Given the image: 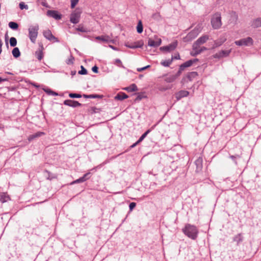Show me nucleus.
Wrapping results in <instances>:
<instances>
[{
  "label": "nucleus",
  "mask_w": 261,
  "mask_h": 261,
  "mask_svg": "<svg viewBox=\"0 0 261 261\" xmlns=\"http://www.w3.org/2000/svg\"><path fill=\"white\" fill-rule=\"evenodd\" d=\"M11 200L10 196L7 192H0V202L4 203Z\"/></svg>",
  "instance_id": "aec40b11"
},
{
  "label": "nucleus",
  "mask_w": 261,
  "mask_h": 261,
  "mask_svg": "<svg viewBox=\"0 0 261 261\" xmlns=\"http://www.w3.org/2000/svg\"><path fill=\"white\" fill-rule=\"evenodd\" d=\"M82 10L80 8H76L70 14V21L73 24H77L80 20Z\"/></svg>",
  "instance_id": "39448f33"
},
{
  "label": "nucleus",
  "mask_w": 261,
  "mask_h": 261,
  "mask_svg": "<svg viewBox=\"0 0 261 261\" xmlns=\"http://www.w3.org/2000/svg\"><path fill=\"white\" fill-rule=\"evenodd\" d=\"M44 172L46 174L45 175L46 178L48 180H51L53 179L56 178L57 176L55 174H53L50 171L47 170H45Z\"/></svg>",
  "instance_id": "cd10ccee"
},
{
  "label": "nucleus",
  "mask_w": 261,
  "mask_h": 261,
  "mask_svg": "<svg viewBox=\"0 0 261 261\" xmlns=\"http://www.w3.org/2000/svg\"><path fill=\"white\" fill-rule=\"evenodd\" d=\"M69 96L72 98H78L82 97V95L80 94H77V93H71L69 94Z\"/></svg>",
  "instance_id": "a19ab883"
},
{
  "label": "nucleus",
  "mask_w": 261,
  "mask_h": 261,
  "mask_svg": "<svg viewBox=\"0 0 261 261\" xmlns=\"http://www.w3.org/2000/svg\"><path fill=\"white\" fill-rule=\"evenodd\" d=\"M195 165H196V172H200L203 168V159L201 156H199L195 161Z\"/></svg>",
  "instance_id": "6ab92c4d"
},
{
  "label": "nucleus",
  "mask_w": 261,
  "mask_h": 261,
  "mask_svg": "<svg viewBox=\"0 0 261 261\" xmlns=\"http://www.w3.org/2000/svg\"><path fill=\"white\" fill-rule=\"evenodd\" d=\"M102 167V164H99L93 168L90 169L87 173L84 174L83 176L80 178L73 180L72 181L70 185H72L76 184L81 183L86 181V180L89 179L91 177V172H96L97 170L100 169Z\"/></svg>",
  "instance_id": "f03ea898"
},
{
  "label": "nucleus",
  "mask_w": 261,
  "mask_h": 261,
  "mask_svg": "<svg viewBox=\"0 0 261 261\" xmlns=\"http://www.w3.org/2000/svg\"><path fill=\"white\" fill-rule=\"evenodd\" d=\"M171 88V87H169V86H166V87L160 86L159 87V90L161 91H165L167 90L170 89Z\"/></svg>",
  "instance_id": "3c124183"
},
{
  "label": "nucleus",
  "mask_w": 261,
  "mask_h": 261,
  "mask_svg": "<svg viewBox=\"0 0 261 261\" xmlns=\"http://www.w3.org/2000/svg\"><path fill=\"white\" fill-rule=\"evenodd\" d=\"M164 81L166 83H171L174 82L175 80V77L173 74H165L163 75Z\"/></svg>",
  "instance_id": "b1692460"
},
{
  "label": "nucleus",
  "mask_w": 261,
  "mask_h": 261,
  "mask_svg": "<svg viewBox=\"0 0 261 261\" xmlns=\"http://www.w3.org/2000/svg\"><path fill=\"white\" fill-rule=\"evenodd\" d=\"M136 203L135 202H131L129 205V211L131 212L133 210V209L136 207Z\"/></svg>",
  "instance_id": "603ef678"
},
{
  "label": "nucleus",
  "mask_w": 261,
  "mask_h": 261,
  "mask_svg": "<svg viewBox=\"0 0 261 261\" xmlns=\"http://www.w3.org/2000/svg\"><path fill=\"white\" fill-rule=\"evenodd\" d=\"M151 132V129L147 130L142 136L140 137L138 140L140 143L142 142L144 139L147 136V135Z\"/></svg>",
  "instance_id": "c9c22d12"
},
{
  "label": "nucleus",
  "mask_w": 261,
  "mask_h": 261,
  "mask_svg": "<svg viewBox=\"0 0 261 261\" xmlns=\"http://www.w3.org/2000/svg\"><path fill=\"white\" fill-rule=\"evenodd\" d=\"M182 232L189 238L195 240L198 237L199 230L197 227L190 224H186L182 229Z\"/></svg>",
  "instance_id": "f257e3e1"
},
{
  "label": "nucleus",
  "mask_w": 261,
  "mask_h": 261,
  "mask_svg": "<svg viewBox=\"0 0 261 261\" xmlns=\"http://www.w3.org/2000/svg\"><path fill=\"white\" fill-rule=\"evenodd\" d=\"M76 30L79 32H84V33H86V32H88V30L87 29L84 27L83 26H79L78 28H77L76 29Z\"/></svg>",
  "instance_id": "49530a36"
},
{
  "label": "nucleus",
  "mask_w": 261,
  "mask_h": 261,
  "mask_svg": "<svg viewBox=\"0 0 261 261\" xmlns=\"http://www.w3.org/2000/svg\"><path fill=\"white\" fill-rule=\"evenodd\" d=\"M95 39L97 40H100L103 42H113L111 38L108 35H101L95 37Z\"/></svg>",
  "instance_id": "5701e85b"
},
{
  "label": "nucleus",
  "mask_w": 261,
  "mask_h": 261,
  "mask_svg": "<svg viewBox=\"0 0 261 261\" xmlns=\"http://www.w3.org/2000/svg\"><path fill=\"white\" fill-rule=\"evenodd\" d=\"M162 43V40L160 38H157L156 40L151 38H149L148 40V45L150 46L153 47H157L159 46Z\"/></svg>",
  "instance_id": "f3484780"
},
{
  "label": "nucleus",
  "mask_w": 261,
  "mask_h": 261,
  "mask_svg": "<svg viewBox=\"0 0 261 261\" xmlns=\"http://www.w3.org/2000/svg\"><path fill=\"white\" fill-rule=\"evenodd\" d=\"M102 95L98 94H89L88 95V98H101Z\"/></svg>",
  "instance_id": "a18cd8bd"
},
{
  "label": "nucleus",
  "mask_w": 261,
  "mask_h": 261,
  "mask_svg": "<svg viewBox=\"0 0 261 261\" xmlns=\"http://www.w3.org/2000/svg\"><path fill=\"white\" fill-rule=\"evenodd\" d=\"M200 31V27H195L194 29L188 33L185 37V39L188 41H191L198 36Z\"/></svg>",
  "instance_id": "423d86ee"
},
{
  "label": "nucleus",
  "mask_w": 261,
  "mask_h": 261,
  "mask_svg": "<svg viewBox=\"0 0 261 261\" xmlns=\"http://www.w3.org/2000/svg\"><path fill=\"white\" fill-rule=\"evenodd\" d=\"M128 95L124 92H119L115 96V99L118 100H122L124 99L127 98Z\"/></svg>",
  "instance_id": "393cba45"
},
{
  "label": "nucleus",
  "mask_w": 261,
  "mask_h": 261,
  "mask_svg": "<svg viewBox=\"0 0 261 261\" xmlns=\"http://www.w3.org/2000/svg\"><path fill=\"white\" fill-rule=\"evenodd\" d=\"M124 89L128 92H132L137 91L138 88L135 84H132L129 86L126 87Z\"/></svg>",
  "instance_id": "c85d7f7f"
},
{
  "label": "nucleus",
  "mask_w": 261,
  "mask_h": 261,
  "mask_svg": "<svg viewBox=\"0 0 261 261\" xmlns=\"http://www.w3.org/2000/svg\"><path fill=\"white\" fill-rule=\"evenodd\" d=\"M109 46L112 49H113V50H117V48L116 47H115L113 45H109Z\"/></svg>",
  "instance_id": "680f3d73"
},
{
  "label": "nucleus",
  "mask_w": 261,
  "mask_h": 261,
  "mask_svg": "<svg viewBox=\"0 0 261 261\" xmlns=\"http://www.w3.org/2000/svg\"><path fill=\"white\" fill-rule=\"evenodd\" d=\"M244 237L243 233L242 232L239 233L232 238V241L236 243L237 246H239L244 241Z\"/></svg>",
  "instance_id": "f8f14e48"
},
{
  "label": "nucleus",
  "mask_w": 261,
  "mask_h": 261,
  "mask_svg": "<svg viewBox=\"0 0 261 261\" xmlns=\"http://www.w3.org/2000/svg\"><path fill=\"white\" fill-rule=\"evenodd\" d=\"M82 96L85 98H88V95L87 94H83Z\"/></svg>",
  "instance_id": "69168bd1"
},
{
  "label": "nucleus",
  "mask_w": 261,
  "mask_h": 261,
  "mask_svg": "<svg viewBox=\"0 0 261 261\" xmlns=\"http://www.w3.org/2000/svg\"><path fill=\"white\" fill-rule=\"evenodd\" d=\"M45 92L47 93V94L53 95V96H57L58 95V93L56 92L52 91L51 90L49 89H47V90H44Z\"/></svg>",
  "instance_id": "37998d69"
},
{
  "label": "nucleus",
  "mask_w": 261,
  "mask_h": 261,
  "mask_svg": "<svg viewBox=\"0 0 261 261\" xmlns=\"http://www.w3.org/2000/svg\"><path fill=\"white\" fill-rule=\"evenodd\" d=\"M171 58H173V60L174 59H180V56L179 54H177V55L175 56H172Z\"/></svg>",
  "instance_id": "bf43d9fd"
},
{
  "label": "nucleus",
  "mask_w": 261,
  "mask_h": 261,
  "mask_svg": "<svg viewBox=\"0 0 261 261\" xmlns=\"http://www.w3.org/2000/svg\"><path fill=\"white\" fill-rule=\"evenodd\" d=\"M10 44L11 46L14 47L17 44V40L15 37H12L10 39Z\"/></svg>",
  "instance_id": "e433bc0d"
},
{
  "label": "nucleus",
  "mask_w": 261,
  "mask_h": 261,
  "mask_svg": "<svg viewBox=\"0 0 261 261\" xmlns=\"http://www.w3.org/2000/svg\"><path fill=\"white\" fill-rule=\"evenodd\" d=\"M192 49L193 51L191 52L190 54L192 56L195 57L199 54H197V53L198 51V50H199L198 46L195 45V44H193L192 45Z\"/></svg>",
  "instance_id": "7c9ffc66"
},
{
  "label": "nucleus",
  "mask_w": 261,
  "mask_h": 261,
  "mask_svg": "<svg viewBox=\"0 0 261 261\" xmlns=\"http://www.w3.org/2000/svg\"><path fill=\"white\" fill-rule=\"evenodd\" d=\"M151 17L154 20H159L161 18V16L160 13L157 12L153 14Z\"/></svg>",
  "instance_id": "58836bf2"
},
{
  "label": "nucleus",
  "mask_w": 261,
  "mask_h": 261,
  "mask_svg": "<svg viewBox=\"0 0 261 261\" xmlns=\"http://www.w3.org/2000/svg\"><path fill=\"white\" fill-rule=\"evenodd\" d=\"M251 26L254 28H257L261 27V18H257L254 19L251 24Z\"/></svg>",
  "instance_id": "bb28decb"
},
{
  "label": "nucleus",
  "mask_w": 261,
  "mask_h": 261,
  "mask_svg": "<svg viewBox=\"0 0 261 261\" xmlns=\"http://www.w3.org/2000/svg\"><path fill=\"white\" fill-rule=\"evenodd\" d=\"M156 125V124H155V125L152 126L149 129H151V131L152 129H153L155 128Z\"/></svg>",
  "instance_id": "338daca9"
},
{
  "label": "nucleus",
  "mask_w": 261,
  "mask_h": 261,
  "mask_svg": "<svg viewBox=\"0 0 261 261\" xmlns=\"http://www.w3.org/2000/svg\"><path fill=\"white\" fill-rule=\"evenodd\" d=\"M226 40L227 39L225 35L220 36L218 39L214 41V44L212 48L214 49L220 46L226 41Z\"/></svg>",
  "instance_id": "9b49d317"
},
{
  "label": "nucleus",
  "mask_w": 261,
  "mask_h": 261,
  "mask_svg": "<svg viewBox=\"0 0 261 261\" xmlns=\"http://www.w3.org/2000/svg\"><path fill=\"white\" fill-rule=\"evenodd\" d=\"M230 158L233 161H234L236 158V157L234 155H230Z\"/></svg>",
  "instance_id": "0e129e2a"
},
{
  "label": "nucleus",
  "mask_w": 261,
  "mask_h": 261,
  "mask_svg": "<svg viewBox=\"0 0 261 261\" xmlns=\"http://www.w3.org/2000/svg\"><path fill=\"white\" fill-rule=\"evenodd\" d=\"M7 74H12V73H11V72H6Z\"/></svg>",
  "instance_id": "774afa93"
},
{
  "label": "nucleus",
  "mask_w": 261,
  "mask_h": 261,
  "mask_svg": "<svg viewBox=\"0 0 261 261\" xmlns=\"http://www.w3.org/2000/svg\"><path fill=\"white\" fill-rule=\"evenodd\" d=\"M177 46V42L175 41L168 45L163 46L160 47V50L162 51L170 52L174 50Z\"/></svg>",
  "instance_id": "9d476101"
},
{
  "label": "nucleus",
  "mask_w": 261,
  "mask_h": 261,
  "mask_svg": "<svg viewBox=\"0 0 261 261\" xmlns=\"http://www.w3.org/2000/svg\"><path fill=\"white\" fill-rule=\"evenodd\" d=\"M47 15L56 20H60L62 18V15L60 14L56 10H48L47 11Z\"/></svg>",
  "instance_id": "a211bd4d"
},
{
  "label": "nucleus",
  "mask_w": 261,
  "mask_h": 261,
  "mask_svg": "<svg viewBox=\"0 0 261 261\" xmlns=\"http://www.w3.org/2000/svg\"><path fill=\"white\" fill-rule=\"evenodd\" d=\"M8 79L6 77H2L0 76V83L2 82L8 81Z\"/></svg>",
  "instance_id": "13d9d810"
},
{
  "label": "nucleus",
  "mask_w": 261,
  "mask_h": 261,
  "mask_svg": "<svg viewBox=\"0 0 261 261\" xmlns=\"http://www.w3.org/2000/svg\"><path fill=\"white\" fill-rule=\"evenodd\" d=\"M8 34L6 33L5 34V41H6V44L7 45H8Z\"/></svg>",
  "instance_id": "052dcab7"
},
{
  "label": "nucleus",
  "mask_w": 261,
  "mask_h": 261,
  "mask_svg": "<svg viewBox=\"0 0 261 261\" xmlns=\"http://www.w3.org/2000/svg\"><path fill=\"white\" fill-rule=\"evenodd\" d=\"M146 96L144 95L142 93H138L137 94V96L136 98L135 101H140L143 98H146Z\"/></svg>",
  "instance_id": "ea45409f"
},
{
  "label": "nucleus",
  "mask_w": 261,
  "mask_h": 261,
  "mask_svg": "<svg viewBox=\"0 0 261 261\" xmlns=\"http://www.w3.org/2000/svg\"><path fill=\"white\" fill-rule=\"evenodd\" d=\"M173 61V58L171 59H169L168 60L162 61L161 62V64L164 67H169L172 63Z\"/></svg>",
  "instance_id": "473e14b6"
},
{
  "label": "nucleus",
  "mask_w": 261,
  "mask_h": 261,
  "mask_svg": "<svg viewBox=\"0 0 261 261\" xmlns=\"http://www.w3.org/2000/svg\"><path fill=\"white\" fill-rule=\"evenodd\" d=\"M114 63L115 65H116L117 66L119 67H124L122 63V62L119 59H115Z\"/></svg>",
  "instance_id": "c03bdc74"
},
{
  "label": "nucleus",
  "mask_w": 261,
  "mask_h": 261,
  "mask_svg": "<svg viewBox=\"0 0 261 261\" xmlns=\"http://www.w3.org/2000/svg\"><path fill=\"white\" fill-rule=\"evenodd\" d=\"M9 27L12 30H16L18 28V24L17 23L13 21H11L9 23Z\"/></svg>",
  "instance_id": "f704fd0d"
},
{
  "label": "nucleus",
  "mask_w": 261,
  "mask_h": 261,
  "mask_svg": "<svg viewBox=\"0 0 261 261\" xmlns=\"http://www.w3.org/2000/svg\"><path fill=\"white\" fill-rule=\"evenodd\" d=\"M234 43L238 46H250L253 45V40L252 38L248 37L239 40H237L234 42Z\"/></svg>",
  "instance_id": "0eeeda50"
},
{
  "label": "nucleus",
  "mask_w": 261,
  "mask_h": 261,
  "mask_svg": "<svg viewBox=\"0 0 261 261\" xmlns=\"http://www.w3.org/2000/svg\"><path fill=\"white\" fill-rule=\"evenodd\" d=\"M44 135H45L44 132H37V133H36L34 134L30 135L28 138V140L30 142L32 141L33 140L36 139V138L40 137Z\"/></svg>",
  "instance_id": "4be33fe9"
},
{
  "label": "nucleus",
  "mask_w": 261,
  "mask_h": 261,
  "mask_svg": "<svg viewBox=\"0 0 261 261\" xmlns=\"http://www.w3.org/2000/svg\"><path fill=\"white\" fill-rule=\"evenodd\" d=\"M209 39V36L206 34L203 35L200 37L193 44L195 45H201L205 43Z\"/></svg>",
  "instance_id": "ddd939ff"
},
{
  "label": "nucleus",
  "mask_w": 261,
  "mask_h": 261,
  "mask_svg": "<svg viewBox=\"0 0 261 261\" xmlns=\"http://www.w3.org/2000/svg\"><path fill=\"white\" fill-rule=\"evenodd\" d=\"M63 104L64 105L68 106L72 108H76L82 106V104L79 102L77 101L71 99H67L64 100Z\"/></svg>",
  "instance_id": "dca6fc26"
},
{
  "label": "nucleus",
  "mask_w": 261,
  "mask_h": 261,
  "mask_svg": "<svg viewBox=\"0 0 261 261\" xmlns=\"http://www.w3.org/2000/svg\"><path fill=\"white\" fill-rule=\"evenodd\" d=\"M79 0H71V8L73 9L77 4Z\"/></svg>",
  "instance_id": "09e8293b"
},
{
  "label": "nucleus",
  "mask_w": 261,
  "mask_h": 261,
  "mask_svg": "<svg viewBox=\"0 0 261 261\" xmlns=\"http://www.w3.org/2000/svg\"><path fill=\"white\" fill-rule=\"evenodd\" d=\"M184 70V69L180 66H179L178 71L176 72V74H173L174 76L175 77L176 80L180 75V74H181L182 72Z\"/></svg>",
  "instance_id": "4c0bfd02"
},
{
  "label": "nucleus",
  "mask_w": 261,
  "mask_h": 261,
  "mask_svg": "<svg viewBox=\"0 0 261 261\" xmlns=\"http://www.w3.org/2000/svg\"><path fill=\"white\" fill-rule=\"evenodd\" d=\"M35 56L39 61H41L43 58V53L42 50L36 51Z\"/></svg>",
  "instance_id": "2f4dec72"
},
{
  "label": "nucleus",
  "mask_w": 261,
  "mask_h": 261,
  "mask_svg": "<svg viewBox=\"0 0 261 261\" xmlns=\"http://www.w3.org/2000/svg\"><path fill=\"white\" fill-rule=\"evenodd\" d=\"M149 67H150V65H147V66H145V67H142V68H138L137 69V71H142L144 70L145 69H146L147 68H148Z\"/></svg>",
  "instance_id": "6e6d98bb"
},
{
  "label": "nucleus",
  "mask_w": 261,
  "mask_h": 261,
  "mask_svg": "<svg viewBox=\"0 0 261 261\" xmlns=\"http://www.w3.org/2000/svg\"><path fill=\"white\" fill-rule=\"evenodd\" d=\"M41 5L44 7H46V8H49L50 6H49V5L47 4V3L46 2V0H43L41 2Z\"/></svg>",
  "instance_id": "864d4df0"
},
{
  "label": "nucleus",
  "mask_w": 261,
  "mask_h": 261,
  "mask_svg": "<svg viewBox=\"0 0 261 261\" xmlns=\"http://www.w3.org/2000/svg\"><path fill=\"white\" fill-rule=\"evenodd\" d=\"M12 54L13 56L15 58H17L19 57L20 56V52L18 47L14 48L12 51Z\"/></svg>",
  "instance_id": "c756f323"
},
{
  "label": "nucleus",
  "mask_w": 261,
  "mask_h": 261,
  "mask_svg": "<svg viewBox=\"0 0 261 261\" xmlns=\"http://www.w3.org/2000/svg\"><path fill=\"white\" fill-rule=\"evenodd\" d=\"M199 49L197 54H201L203 51L208 50V48L205 46L200 47V45H199Z\"/></svg>",
  "instance_id": "8fccbe9b"
},
{
  "label": "nucleus",
  "mask_w": 261,
  "mask_h": 261,
  "mask_svg": "<svg viewBox=\"0 0 261 261\" xmlns=\"http://www.w3.org/2000/svg\"><path fill=\"white\" fill-rule=\"evenodd\" d=\"M211 24L214 29L217 30L221 28L222 23L220 13H216L212 17Z\"/></svg>",
  "instance_id": "20e7f679"
},
{
  "label": "nucleus",
  "mask_w": 261,
  "mask_h": 261,
  "mask_svg": "<svg viewBox=\"0 0 261 261\" xmlns=\"http://www.w3.org/2000/svg\"><path fill=\"white\" fill-rule=\"evenodd\" d=\"M92 70L93 72L97 73L98 72V68L96 65H95L92 68Z\"/></svg>",
  "instance_id": "5fc2aeb1"
},
{
  "label": "nucleus",
  "mask_w": 261,
  "mask_h": 261,
  "mask_svg": "<svg viewBox=\"0 0 261 261\" xmlns=\"http://www.w3.org/2000/svg\"><path fill=\"white\" fill-rule=\"evenodd\" d=\"M125 46L129 48H137L140 47L141 45H139L138 44V42H126L125 43Z\"/></svg>",
  "instance_id": "a878e982"
},
{
  "label": "nucleus",
  "mask_w": 261,
  "mask_h": 261,
  "mask_svg": "<svg viewBox=\"0 0 261 261\" xmlns=\"http://www.w3.org/2000/svg\"><path fill=\"white\" fill-rule=\"evenodd\" d=\"M198 61L199 59L195 58L188 60L181 64L180 66L185 70L186 68L191 66L193 64L198 62Z\"/></svg>",
  "instance_id": "412c9836"
},
{
  "label": "nucleus",
  "mask_w": 261,
  "mask_h": 261,
  "mask_svg": "<svg viewBox=\"0 0 261 261\" xmlns=\"http://www.w3.org/2000/svg\"><path fill=\"white\" fill-rule=\"evenodd\" d=\"M19 8L21 10H23L24 9H28V6L27 5H25L24 3L23 2H20L19 5Z\"/></svg>",
  "instance_id": "de8ad7c7"
},
{
  "label": "nucleus",
  "mask_w": 261,
  "mask_h": 261,
  "mask_svg": "<svg viewBox=\"0 0 261 261\" xmlns=\"http://www.w3.org/2000/svg\"><path fill=\"white\" fill-rule=\"evenodd\" d=\"M231 51V49L229 50H221V51L216 53L213 56L214 58L220 59L223 58L227 57L229 56Z\"/></svg>",
  "instance_id": "1a4fd4ad"
},
{
  "label": "nucleus",
  "mask_w": 261,
  "mask_h": 261,
  "mask_svg": "<svg viewBox=\"0 0 261 261\" xmlns=\"http://www.w3.org/2000/svg\"><path fill=\"white\" fill-rule=\"evenodd\" d=\"M43 36L52 43L59 42L60 41L58 38L54 36L49 30L44 31L43 32Z\"/></svg>",
  "instance_id": "6e6552de"
},
{
  "label": "nucleus",
  "mask_w": 261,
  "mask_h": 261,
  "mask_svg": "<svg viewBox=\"0 0 261 261\" xmlns=\"http://www.w3.org/2000/svg\"><path fill=\"white\" fill-rule=\"evenodd\" d=\"M39 25H30L28 29L29 37L33 43H35L38 34Z\"/></svg>",
  "instance_id": "7ed1b4c3"
},
{
  "label": "nucleus",
  "mask_w": 261,
  "mask_h": 261,
  "mask_svg": "<svg viewBox=\"0 0 261 261\" xmlns=\"http://www.w3.org/2000/svg\"><path fill=\"white\" fill-rule=\"evenodd\" d=\"M139 143H140V142L137 141L136 142H135V143H134L133 144H132L130 146V148H134L135 147H136Z\"/></svg>",
  "instance_id": "4d7b16f0"
},
{
  "label": "nucleus",
  "mask_w": 261,
  "mask_h": 261,
  "mask_svg": "<svg viewBox=\"0 0 261 261\" xmlns=\"http://www.w3.org/2000/svg\"><path fill=\"white\" fill-rule=\"evenodd\" d=\"M137 31L139 34H141L143 32V27L142 21L141 20H139L138 23V24L137 26Z\"/></svg>",
  "instance_id": "72a5a7b5"
},
{
  "label": "nucleus",
  "mask_w": 261,
  "mask_h": 261,
  "mask_svg": "<svg viewBox=\"0 0 261 261\" xmlns=\"http://www.w3.org/2000/svg\"><path fill=\"white\" fill-rule=\"evenodd\" d=\"M198 75V73L196 71H192L187 73L186 76L182 79V81L185 82L192 81Z\"/></svg>",
  "instance_id": "4468645a"
},
{
  "label": "nucleus",
  "mask_w": 261,
  "mask_h": 261,
  "mask_svg": "<svg viewBox=\"0 0 261 261\" xmlns=\"http://www.w3.org/2000/svg\"><path fill=\"white\" fill-rule=\"evenodd\" d=\"M81 70L79 71V74L82 75H85L87 74V70L86 68H84L83 66H81Z\"/></svg>",
  "instance_id": "79ce46f5"
},
{
  "label": "nucleus",
  "mask_w": 261,
  "mask_h": 261,
  "mask_svg": "<svg viewBox=\"0 0 261 261\" xmlns=\"http://www.w3.org/2000/svg\"><path fill=\"white\" fill-rule=\"evenodd\" d=\"M76 72V71H75V70L71 71V74L72 76H73V75H75Z\"/></svg>",
  "instance_id": "e2e57ef3"
},
{
  "label": "nucleus",
  "mask_w": 261,
  "mask_h": 261,
  "mask_svg": "<svg viewBox=\"0 0 261 261\" xmlns=\"http://www.w3.org/2000/svg\"><path fill=\"white\" fill-rule=\"evenodd\" d=\"M189 95V92L187 90H180L175 93V96L177 101L179 100L184 97H186Z\"/></svg>",
  "instance_id": "2eb2a0df"
}]
</instances>
